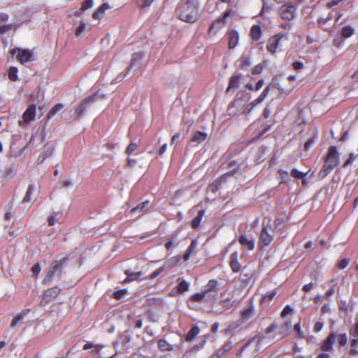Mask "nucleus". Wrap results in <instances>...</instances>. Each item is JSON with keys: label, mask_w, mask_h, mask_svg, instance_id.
I'll return each instance as SVG.
<instances>
[{"label": "nucleus", "mask_w": 358, "mask_h": 358, "mask_svg": "<svg viewBox=\"0 0 358 358\" xmlns=\"http://www.w3.org/2000/svg\"><path fill=\"white\" fill-rule=\"evenodd\" d=\"M199 3L193 0L180 1L176 8V14L180 20L194 23L199 17Z\"/></svg>", "instance_id": "nucleus-1"}, {"label": "nucleus", "mask_w": 358, "mask_h": 358, "mask_svg": "<svg viewBox=\"0 0 358 358\" xmlns=\"http://www.w3.org/2000/svg\"><path fill=\"white\" fill-rule=\"evenodd\" d=\"M339 162V153L335 146H331L329 148L328 154L322 169L318 173V176L324 178Z\"/></svg>", "instance_id": "nucleus-2"}, {"label": "nucleus", "mask_w": 358, "mask_h": 358, "mask_svg": "<svg viewBox=\"0 0 358 358\" xmlns=\"http://www.w3.org/2000/svg\"><path fill=\"white\" fill-rule=\"evenodd\" d=\"M278 13L282 20L290 22L296 17L297 8L292 2H286L279 8Z\"/></svg>", "instance_id": "nucleus-3"}, {"label": "nucleus", "mask_w": 358, "mask_h": 358, "mask_svg": "<svg viewBox=\"0 0 358 358\" xmlns=\"http://www.w3.org/2000/svg\"><path fill=\"white\" fill-rule=\"evenodd\" d=\"M12 56L16 55L17 60L22 64L34 59V53L29 49L13 48L10 50Z\"/></svg>", "instance_id": "nucleus-4"}, {"label": "nucleus", "mask_w": 358, "mask_h": 358, "mask_svg": "<svg viewBox=\"0 0 358 358\" xmlns=\"http://www.w3.org/2000/svg\"><path fill=\"white\" fill-rule=\"evenodd\" d=\"M284 37H285V34L282 32L278 33L271 36L267 42V50L271 54H274L276 52L280 51L282 45V39Z\"/></svg>", "instance_id": "nucleus-5"}, {"label": "nucleus", "mask_w": 358, "mask_h": 358, "mask_svg": "<svg viewBox=\"0 0 358 358\" xmlns=\"http://www.w3.org/2000/svg\"><path fill=\"white\" fill-rule=\"evenodd\" d=\"M66 259L63 258L61 260H55L52 263V264L48 268L45 276L43 280L42 283L43 285H48L51 282L52 277L55 275L57 271L61 269Z\"/></svg>", "instance_id": "nucleus-6"}, {"label": "nucleus", "mask_w": 358, "mask_h": 358, "mask_svg": "<svg viewBox=\"0 0 358 358\" xmlns=\"http://www.w3.org/2000/svg\"><path fill=\"white\" fill-rule=\"evenodd\" d=\"M96 94L90 96L83 99L76 107L75 113L77 116H80L83 114L87 108L96 99Z\"/></svg>", "instance_id": "nucleus-7"}, {"label": "nucleus", "mask_w": 358, "mask_h": 358, "mask_svg": "<svg viewBox=\"0 0 358 358\" xmlns=\"http://www.w3.org/2000/svg\"><path fill=\"white\" fill-rule=\"evenodd\" d=\"M143 54L141 52L134 53L131 57V62L128 67V71H133L136 72L143 66L142 60Z\"/></svg>", "instance_id": "nucleus-8"}, {"label": "nucleus", "mask_w": 358, "mask_h": 358, "mask_svg": "<svg viewBox=\"0 0 358 358\" xmlns=\"http://www.w3.org/2000/svg\"><path fill=\"white\" fill-rule=\"evenodd\" d=\"M36 105H30L26 110L24 112L22 115V120H19V124L21 126L23 123H29L34 120L36 117Z\"/></svg>", "instance_id": "nucleus-9"}, {"label": "nucleus", "mask_w": 358, "mask_h": 358, "mask_svg": "<svg viewBox=\"0 0 358 358\" xmlns=\"http://www.w3.org/2000/svg\"><path fill=\"white\" fill-rule=\"evenodd\" d=\"M240 244L248 250H253L255 245V241L254 237L250 235H241L238 240Z\"/></svg>", "instance_id": "nucleus-10"}, {"label": "nucleus", "mask_w": 358, "mask_h": 358, "mask_svg": "<svg viewBox=\"0 0 358 358\" xmlns=\"http://www.w3.org/2000/svg\"><path fill=\"white\" fill-rule=\"evenodd\" d=\"M273 235L268 233L267 227H264L259 236V245L261 247L268 246L273 241Z\"/></svg>", "instance_id": "nucleus-11"}, {"label": "nucleus", "mask_w": 358, "mask_h": 358, "mask_svg": "<svg viewBox=\"0 0 358 358\" xmlns=\"http://www.w3.org/2000/svg\"><path fill=\"white\" fill-rule=\"evenodd\" d=\"M271 87H272L271 84L266 86L264 88V90H263V92H262V94L259 96V97L257 99H256L255 100H254L250 105L248 106V107L246 108V110H247L246 112L250 113L255 106H256L259 103H262L264 100V99L266 97V96L268 95V93Z\"/></svg>", "instance_id": "nucleus-12"}, {"label": "nucleus", "mask_w": 358, "mask_h": 358, "mask_svg": "<svg viewBox=\"0 0 358 358\" xmlns=\"http://www.w3.org/2000/svg\"><path fill=\"white\" fill-rule=\"evenodd\" d=\"M231 8H227L225 12L224 13L223 16L218 17L215 22L212 23V24L210 27V30H212L215 27L217 29L221 28L225 24L227 17L231 15Z\"/></svg>", "instance_id": "nucleus-13"}, {"label": "nucleus", "mask_w": 358, "mask_h": 358, "mask_svg": "<svg viewBox=\"0 0 358 358\" xmlns=\"http://www.w3.org/2000/svg\"><path fill=\"white\" fill-rule=\"evenodd\" d=\"M8 20V15L3 13H0V33H4L9 29L17 27L16 24H5Z\"/></svg>", "instance_id": "nucleus-14"}, {"label": "nucleus", "mask_w": 358, "mask_h": 358, "mask_svg": "<svg viewBox=\"0 0 358 358\" xmlns=\"http://www.w3.org/2000/svg\"><path fill=\"white\" fill-rule=\"evenodd\" d=\"M243 77L238 74V75H234L231 77L229 80V86L227 88V92H229L231 90H236L241 85L242 81H243Z\"/></svg>", "instance_id": "nucleus-15"}, {"label": "nucleus", "mask_w": 358, "mask_h": 358, "mask_svg": "<svg viewBox=\"0 0 358 358\" xmlns=\"http://www.w3.org/2000/svg\"><path fill=\"white\" fill-rule=\"evenodd\" d=\"M233 347V341L228 340L211 358H221L224 355L228 352Z\"/></svg>", "instance_id": "nucleus-16"}, {"label": "nucleus", "mask_w": 358, "mask_h": 358, "mask_svg": "<svg viewBox=\"0 0 358 358\" xmlns=\"http://www.w3.org/2000/svg\"><path fill=\"white\" fill-rule=\"evenodd\" d=\"M336 341V336L334 334H331L323 342L321 350L323 352H330L333 350V346Z\"/></svg>", "instance_id": "nucleus-17"}, {"label": "nucleus", "mask_w": 358, "mask_h": 358, "mask_svg": "<svg viewBox=\"0 0 358 358\" xmlns=\"http://www.w3.org/2000/svg\"><path fill=\"white\" fill-rule=\"evenodd\" d=\"M229 37V48L230 49L234 48L238 43L239 34L237 31L232 29L228 33Z\"/></svg>", "instance_id": "nucleus-18"}, {"label": "nucleus", "mask_w": 358, "mask_h": 358, "mask_svg": "<svg viewBox=\"0 0 358 358\" xmlns=\"http://www.w3.org/2000/svg\"><path fill=\"white\" fill-rule=\"evenodd\" d=\"M238 254L237 252H233L230 256V267L235 273H238L241 268V265L238 260Z\"/></svg>", "instance_id": "nucleus-19"}, {"label": "nucleus", "mask_w": 358, "mask_h": 358, "mask_svg": "<svg viewBox=\"0 0 358 358\" xmlns=\"http://www.w3.org/2000/svg\"><path fill=\"white\" fill-rule=\"evenodd\" d=\"M60 292V289L57 287H52L45 291L43 295V299L47 301H51L55 299Z\"/></svg>", "instance_id": "nucleus-20"}, {"label": "nucleus", "mask_w": 358, "mask_h": 358, "mask_svg": "<svg viewBox=\"0 0 358 358\" xmlns=\"http://www.w3.org/2000/svg\"><path fill=\"white\" fill-rule=\"evenodd\" d=\"M309 135H310V137L306 141L305 145H304V148H305L306 150H308L313 146V145L315 143L316 138H317V130L315 129H312L309 132Z\"/></svg>", "instance_id": "nucleus-21"}, {"label": "nucleus", "mask_w": 358, "mask_h": 358, "mask_svg": "<svg viewBox=\"0 0 358 358\" xmlns=\"http://www.w3.org/2000/svg\"><path fill=\"white\" fill-rule=\"evenodd\" d=\"M251 65V59L248 55H243L237 62V66L243 69H248Z\"/></svg>", "instance_id": "nucleus-22"}, {"label": "nucleus", "mask_w": 358, "mask_h": 358, "mask_svg": "<svg viewBox=\"0 0 358 358\" xmlns=\"http://www.w3.org/2000/svg\"><path fill=\"white\" fill-rule=\"evenodd\" d=\"M291 327L292 324L290 322H285L280 326L278 325L277 332L278 334L281 335L282 337H284L288 334Z\"/></svg>", "instance_id": "nucleus-23"}, {"label": "nucleus", "mask_w": 358, "mask_h": 358, "mask_svg": "<svg viewBox=\"0 0 358 358\" xmlns=\"http://www.w3.org/2000/svg\"><path fill=\"white\" fill-rule=\"evenodd\" d=\"M110 8L108 3H105L100 6L98 9L93 13V18L95 20L100 19L103 17L106 10Z\"/></svg>", "instance_id": "nucleus-24"}, {"label": "nucleus", "mask_w": 358, "mask_h": 358, "mask_svg": "<svg viewBox=\"0 0 358 358\" xmlns=\"http://www.w3.org/2000/svg\"><path fill=\"white\" fill-rule=\"evenodd\" d=\"M250 36L252 40L255 41H259L262 36V31L260 26L253 25L250 30Z\"/></svg>", "instance_id": "nucleus-25"}, {"label": "nucleus", "mask_w": 358, "mask_h": 358, "mask_svg": "<svg viewBox=\"0 0 358 358\" xmlns=\"http://www.w3.org/2000/svg\"><path fill=\"white\" fill-rule=\"evenodd\" d=\"M207 138V134L202 131H196L193 135L191 141L192 142H195L197 144H199L203 142Z\"/></svg>", "instance_id": "nucleus-26"}, {"label": "nucleus", "mask_w": 358, "mask_h": 358, "mask_svg": "<svg viewBox=\"0 0 358 358\" xmlns=\"http://www.w3.org/2000/svg\"><path fill=\"white\" fill-rule=\"evenodd\" d=\"M125 274L127 275V278L124 280L126 282L136 280L143 275V273L141 271L129 272V271H126Z\"/></svg>", "instance_id": "nucleus-27"}, {"label": "nucleus", "mask_w": 358, "mask_h": 358, "mask_svg": "<svg viewBox=\"0 0 358 358\" xmlns=\"http://www.w3.org/2000/svg\"><path fill=\"white\" fill-rule=\"evenodd\" d=\"M64 108V106L62 103H57L55 105L48 113L47 117L48 119L52 118L59 112L62 111Z\"/></svg>", "instance_id": "nucleus-28"}, {"label": "nucleus", "mask_w": 358, "mask_h": 358, "mask_svg": "<svg viewBox=\"0 0 358 358\" xmlns=\"http://www.w3.org/2000/svg\"><path fill=\"white\" fill-rule=\"evenodd\" d=\"M200 332V329L198 326H193L191 329L187 332L186 335V341H192Z\"/></svg>", "instance_id": "nucleus-29"}, {"label": "nucleus", "mask_w": 358, "mask_h": 358, "mask_svg": "<svg viewBox=\"0 0 358 358\" xmlns=\"http://www.w3.org/2000/svg\"><path fill=\"white\" fill-rule=\"evenodd\" d=\"M255 313V308L250 306L243 310L241 316L243 320H248L253 316Z\"/></svg>", "instance_id": "nucleus-30"}, {"label": "nucleus", "mask_w": 358, "mask_h": 358, "mask_svg": "<svg viewBox=\"0 0 358 358\" xmlns=\"http://www.w3.org/2000/svg\"><path fill=\"white\" fill-rule=\"evenodd\" d=\"M204 213H205L204 210L199 211L198 215L192 221V227L193 229H197L200 226V224L203 219Z\"/></svg>", "instance_id": "nucleus-31"}, {"label": "nucleus", "mask_w": 358, "mask_h": 358, "mask_svg": "<svg viewBox=\"0 0 358 358\" xmlns=\"http://www.w3.org/2000/svg\"><path fill=\"white\" fill-rule=\"evenodd\" d=\"M218 289V281L216 280H210L204 287L205 292L215 291Z\"/></svg>", "instance_id": "nucleus-32"}, {"label": "nucleus", "mask_w": 358, "mask_h": 358, "mask_svg": "<svg viewBox=\"0 0 358 358\" xmlns=\"http://www.w3.org/2000/svg\"><path fill=\"white\" fill-rule=\"evenodd\" d=\"M241 106L242 101L241 99H236L234 100V101L229 107V114H235L236 113V110L240 108Z\"/></svg>", "instance_id": "nucleus-33"}, {"label": "nucleus", "mask_w": 358, "mask_h": 358, "mask_svg": "<svg viewBox=\"0 0 358 358\" xmlns=\"http://www.w3.org/2000/svg\"><path fill=\"white\" fill-rule=\"evenodd\" d=\"M35 187L34 185H29L27 190L26 194L23 199V202H30L33 199V194Z\"/></svg>", "instance_id": "nucleus-34"}, {"label": "nucleus", "mask_w": 358, "mask_h": 358, "mask_svg": "<svg viewBox=\"0 0 358 358\" xmlns=\"http://www.w3.org/2000/svg\"><path fill=\"white\" fill-rule=\"evenodd\" d=\"M355 29L350 25L345 26L341 29V35L344 38H349L354 34Z\"/></svg>", "instance_id": "nucleus-35"}, {"label": "nucleus", "mask_w": 358, "mask_h": 358, "mask_svg": "<svg viewBox=\"0 0 358 358\" xmlns=\"http://www.w3.org/2000/svg\"><path fill=\"white\" fill-rule=\"evenodd\" d=\"M225 176H222L220 180H216L213 183H211L208 187V192L215 193L218 190L222 180H223Z\"/></svg>", "instance_id": "nucleus-36"}, {"label": "nucleus", "mask_w": 358, "mask_h": 358, "mask_svg": "<svg viewBox=\"0 0 358 358\" xmlns=\"http://www.w3.org/2000/svg\"><path fill=\"white\" fill-rule=\"evenodd\" d=\"M308 173L301 172L296 169H294L291 171V176L295 178H301L303 179L302 182L304 184L306 182L305 177L307 176Z\"/></svg>", "instance_id": "nucleus-37"}, {"label": "nucleus", "mask_w": 358, "mask_h": 358, "mask_svg": "<svg viewBox=\"0 0 358 358\" xmlns=\"http://www.w3.org/2000/svg\"><path fill=\"white\" fill-rule=\"evenodd\" d=\"M206 292L203 290V292L196 293L191 296L190 300L194 302H202L206 296Z\"/></svg>", "instance_id": "nucleus-38"}, {"label": "nucleus", "mask_w": 358, "mask_h": 358, "mask_svg": "<svg viewBox=\"0 0 358 358\" xmlns=\"http://www.w3.org/2000/svg\"><path fill=\"white\" fill-rule=\"evenodd\" d=\"M148 204H149L148 201L143 202L142 203L139 204L138 206L133 208L131 210V212L132 213H136L137 211L145 212L148 210Z\"/></svg>", "instance_id": "nucleus-39"}, {"label": "nucleus", "mask_w": 358, "mask_h": 358, "mask_svg": "<svg viewBox=\"0 0 358 358\" xmlns=\"http://www.w3.org/2000/svg\"><path fill=\"white\" fill-rule=\"evenodd\" d=\"M159 348L162 351H171L173 347L165 340H160L158 343Z\"/></svg>", "instance_id": "nucleus-40"}, {"label": "nucleus", "mask_w": 358, "mask_h": 358, "mask_svg": "<svg viewBox=\"0 0 358 358\" xmlns=\"http://www.w3.org/2000/svg\"><path fill=\"white\" fill-rule=\"evenodd\" d=\"M17 72H18V70L16 67H14V66L10 67L8 71L9 79L11 80L12 81L17 80H18Z\"/></svg>", "instance_id": "nucleus-41"}, {"label": "nucleus", "mask_w": 358, "mask_h": 358, "mask_svg": "<svg viewBox=\"0 0 358 358\" xmlns=\"http://www.w3.org/2000/svg\"><path fill=\"white\" fill-rule=\"evenodd\" d=\"M189 287V282L186 280H182L178 285V291L179 293H184L185 292L188 291Z\"/></svg>", "instance_id": "nucleus-42"}, {"label": "nucleus", "mask_w": 358, "mask_h": 358, "mask_svg": "<svg viewBox=\"0 0 358 358\" xmlns=\"http://www.w3.org/2000/svg\"><path fill=\"white\" fill-rule=\"evenodd\" d=\"M260 341V337L256 336L253 338L252 340H250L246 345H245L241 350V352H242L246 348L251 345H254L255 346H257Z\"/></svg>", "instance_id": "nucleus-43"}, {"label": "nucleus", "mask_w": 358, "mask_h": 358, "mask_svg": "<svg viewBox=\"0 0 358 358\" xmlns=\"http://www.w3.org/2000/svg\"><path fill=\"white\" fill-rule=\"evenodd\" d=\"M154 1L155 0H137L136 3L140 8H144L150 7Z\"/></svg>", "instance_id": "nucleus-44"}, {"label": "nucleus", "mask_w": 358, "mask_h": 358, "mask_svg": "<svg viewBox=\"0 0 358 358\" xmlns=\"http://www.w3.org/2000/svg\"><path fill=\"white\" fill-rule=\"evenodd\" d=\"M94 5L93 0H85L83 2L82 6L80 7V10L84 11L90 8H92Z\"/></svg>", "instance_id": "nucleus-45"}, {"label": "nucleus", "mask_w": 358, "mask_h": 358, "mask_svg": "<svg viewBox=\"0 0 358 358\" xmlns=\"http://www.w3.org/2000/svg\"><path fill=\"white\" fill-rule=\"evenodd\" d=\"M127 293V289H120L113 293V296L116 299H120L123 298Z\"/></svg>", "instance_id": "nucleus-46"}, {"label": "nucleus", "mask_w": 358, "mask_h": 358, "mask_svg": "<svg viewBox=\"0 0 358 358\" xmlns=\"http://www.w3.org/2000/svg\"><path fill=\"white\" fill-rule=\"evenodd\" d=\"M24 315L22 314L17 315L12 320L10 326L13 327H15L18 323L22 321Z\"/></svg>", "instance_id": "nucleus-47"}, {"label": "nucleus", "mask_w": 358, "mask_h": 358, "mask_svg": "<svg viewBox=\"0 0 358 358\" xmlns=\"http://www.w3.org/2000/svg\"><path fill=\"white\" fill-rule=\"evenodd\" d=\"M85 24L83 21H80L79 26L78 27V28L76 30V35L77 36H80L85 31Z\"/></svg>", "instance_id": "nucleus-48"}, {"label": "nucleus", "mask_w": 358, "mask_h": 358, "mask_svg": "<svg viewBox=\"0 0 358 358\" xmlns=\"http://www.w3.org/2000/svg\"><path fill=\"white\" fill-rule=\"evenodd\" d=\"M293 312V308L291 306L289 305H287L284 309L282 310V311L281 312V317H286L288 314L289 313H292Z\"/></svg>", "instance_id": "nucleus-49"}, {"label": "nucleus", "mask_w": 358, "mask_h": 358, "mask_svg": "<svg viewBox=\"0 0 358 358\" xmlns=\"http://www.w3.org/2000/svg\"><path fill=\"white\" fill-rule=\"evenodd\" d=\"M41 271V267L38 263L35 264L32 268L31 271L34 276H38Z\"/></svg>", "instance_id": "nucleus-50"}, {"label": "nucleus", "mask_w": 358, "mask_h": 358, "mask_svg": "<svg viewBox=\"0 0 358 358\" xmlns=\"http://www.w3.org/2000/svg\"><path fill=\"white\" fill-rule=\"evenodd\" d=\"M136 148H137V144L131 142L127 148V150H126L127 155H131Z\"/></svg>", "instance_id": "nucleus-51"}, {"label": "nucleus", "mask_w": 358, "mask_h": 358, "mask_svg": "<svg viewBox=\"0 0 358 358\" xmlns=\"http://www.w3.org/2000/svg\"><path fill=\"white\" fill-rule=\"evenodd\" d=\"M279 174L282 182H286L287 181L289 180V174L287 171L284 170H280Z\"/></svg>", "instance_id": "nucleus-52"}, {"label": "nucleus", "mask_w": 358, "mask_h": 358, "mask_svg": "<svg viewBox=\"0 0 358 358\" xmlns=\"http://www.w3.org/2000/svg\"><path fill=\"white\" fill-rule=\"evenodd\" d=\"M276 294H277V292L275 290H273L271 292L265 294L263 296L262 301H266L267 299L271 301L275 296Z\"/></svg>", "instance_id": "nucleus-53"}, {"label": "nucleus", "mask_w": 358, "mask_h": 358, "mask_svg": "<svg viewBox=\"0 0 358 358\" xmlns=\"http://www.w3.org/2000/svg\"><path fill=\"white\" fill-rule=\"evenodd\" d=\"M348 264H349V259L345 258L339 262V263L338 264V267L340 269H344L345 268H346L348 266Z\"/></svg>", "instance_id": "nucleus-54"}, {"label": "nucleus", "mask_w": 358, "mask_h": 358, "mask_svg": "<svg viewBox=\"0 0 358 358\" xmlns=\"http://www.w3.org/2000/svg\"><path fill=\"white\" fill-rule=\"evenodd\" d=\"M197 245H198V242L196 240L192 241L191 244L187 249V251L192 254L194 252V250H196Z\"/></svg>", "instance_id": "nucleus-55"}, {"label": "nucleus", "mask_w": 358, "mask_h": 358, "mask_svg": "<svg viewBox=\"0 0 358 358\" xmlns=\"http://www.w3.org/2000/svg\"><path fill=\"white\" fill-rule=\"evenodd\" d=\"M355 157L356 156L355 155L354 153H350L349 158L343 164V166H348L349 165H351L354 162Z\"/></svg>", "instance_id": "nucleus-56"}, {"label": "nucleus", "mask_w": 358, "mask_h": 358, "mask_svg": "<svg viewBox=\"0 0 358 358\" xmlns=\"http://www.w3.org/2000/svg\"><path fill=\"white\" fill-rule=\"evenodd\" d=\"M348 343V336L346 334H343L340 336L339 344L341 346H344Z\"/></svg>", "instance_id": "nucleus-57"}, {"label": "nucleus", "mask_w": 358, "mask_h": 358, "mask_svg": "<svg viewBox=\"0 0 358 358\" xmlns=\"http://www.w3.org/2000/svg\"><path fill=\"white\" fill-rule=\"evenodd\" d=\"M294 329L298 333V335H299V338H303L304 337V336L303 334V332L301 331V329L300 323H296L294 326Z\"/></svg>", "instance_id": "nucleus-58"}, {"label": "nucleus", "mask_w": 358, "mask_h": 358, "mask_svg": "<svg viewBox=\"0 0 358 358\" xmlns=\"http://www.w3.org/2000/svg\"><path fill=\"white\" fill-rule=\"evenodd\" d=\"M323 325H324L323 323L321 322H315L314 327H313V331L315 332H320L322 329Z\"/></svg>", "instance_id": "nucleus-59"}, {"label": "nucleus", "mask_w": 358, "mask_h": 358, "mask_svg": "<svg viewBox=\"0 0 358 358\" xmlns=\"http://www.w3.org/2000/svg\"><path fill=\"white\" fill-rule=\"evenodd\" d=\"M164 268L160 267L158 269L155 270L154 272H152L150 275V278L154 279L156 277H157L162 272H163Z\"/></svg>", "instance_id": "nucleus-60"}, {"label": "nucleus", "mask_w": 358, "mask_h": 358, "mask_svg": "<svg viewBox=\"0 0 358 358\" xmlns=\"http://www.w3.org/2000/svg\"><path fill=\"white\" fill-rule=\"evenodd\" d=\"M350 335L353 338L358 337V322L355 324V326L353 328V329L350 331Z\"/></svg>", "instance_id": "nucleus-61"}, {"label": "nucleus", "mask_w": 358, "mask_h": 358, "mask_svg": "<svg viewBox=\"0 0 358 358\" xmlns=\"http://www.w3.org/2000/svg\"><path fill=\"white\" fill-rule=\"evenodd\" d=\"M292 66L295 70H301L303 67V64L301 62H294L292 64Z\"/></svg>", "instance_id": "nucleus-62"}, {"label": "nucleus", "mask_w": 358, "mask_h": 358, "mask_svg": "<svg viewBox=\"0 0 358 358\" xmlns=\"http://www.w3.org/2000/svg\"><path fill=\"white\" fill-rule=\"evenodd\" d=\"M331 310L330 305L329 303H325L322 307L321 312L322 314H326L329 313Z\"/></svg>", "instance_id": "nucleus-63"}, {"label": "nucleus", "mask_w": 358, "mask_h": 358, "mask_svg": "<svg viewBox=\"0 0 358 358\" xmlns=\"http://www.w3.org/2000/svg\"><path fill=\"white\" fill-rule=\"evenodd\" d=\"M264 80L263 79L259 80L255 85V90L256 91L259 90L264 85Z\"/></svg>", "instance_id": "nucleus-64"}]
</instances>
